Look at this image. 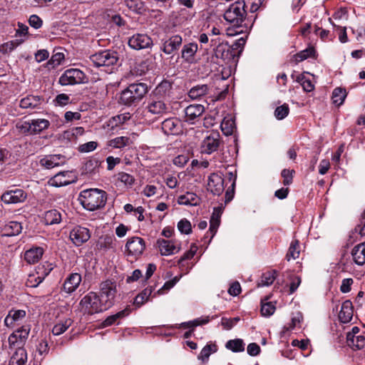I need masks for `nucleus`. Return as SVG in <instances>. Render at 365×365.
Returning a JSON list of instances; mask_svg holds the SVG:
<instances>
[{
	"label": "nucleus",
	"mask_w": 365,
	"mask_h": 365,
	"mask_svg": "<svg viewBox=\"0 0 365 365\" xmlns=\"http://www.w3.org/2000/svg\"><path fill=\"white\" fill-rule=\"evenodd\" d=\"M78 200L86 210L94 211L105 206L107 193L98 188L84 190L80 192Z\"/></svg>",
	"instance_id": "1"
},
{
	"label": "nucleus",
	"mask_w": 365,
	"mask_h": 365,
	"mask_svg": "<svg viewBox=\"0 0 365 365\" xmlns=\"http://www.w3.org/2000/svg\"><path fill=\"white\" fill-rule=\"evenodd\" d=\"M148 91L145 83H131L121 92L120 103L128 106H135L144 98Z\"/></svg>",
	"instance_id": "2"
},
{
	"label": "nucleus",
	"mask_w": 365,
	"mask_h": 365,
	"mask_svg": "<svg viewBox=\"0 0 365 365\" xmlns=\"http://www.w3.org/2000/svg\"><path fill=\"white\" fill-rule=\"evenodd\" d=\"M90 60L96 67H102L104 71L110 73L118 61V56L116 51L105 50L91 55Z\"/></svg>",
	"instance_id": "3"
},
{
	"label": "nucleus",
	"mask_w": 365,
	"mask_h": 365,
	"mask_svg": "<svg viewBox=\"0 0 365 365\" xmlns=\"http://www.w3.org/2000/svg\"><path fill=\"white\" fill-rule=\"evenodd\" d=\"M246 14L245 2L243 0H239L232 4L225 11L224 19L235 26H241Z\"/></svg>",
	"instance_id": "4"
},
{
	"label": "nucleus",
	"mask_w": 365,
	"mask_h": 365,
	"mask_svg": "<svg viewBox=\"0 0 365 365\" xmlns=\"http://www.w3.org/2000/svg\"><path fill=\"white\" fill-rule=\"evenodd\" d=\"M80 305L84 313L88 314H93L108 309L99 296L93 292H89L82 298Z\"/></svg>",
	"instance_id": "5"
},
{
	"label": "nucleus",
	"mask_w": 365,
	"mask_h": 365,
	"mask_svg": "<svg viewBox=\"0 0 365 365\" xmlns=\"http://www.w3.org/2000/svg\"><path fill=\"white\" fill-rule=\"evenodd\" d=\"M50 122L46 119H32L17 124V128L24 134L37 135L47 129Z\"/></svg>",
	"instance_id": "6"
},
{
	"label": "nucleus",
	"mask_w": 365,
	"mask_h": 365,
	"mask_svg": "<svg viewBox=\"0 0 365 365\" xmlns=\"http://www.w3.org/2000/svg\"><path fill=\"white\" fill-rule=\"evenodd\" d=\"M116 292V284L115 282L106 280L101 282L99 297L108 309L113 304Z\"/></svg>",
	"instance_id": "7"
},
{
	"label": "nucleus",
	"mask_w": 365,
	"mask_h": 365,
	"mask_svg": "<svg viewBox=\"0 0 365 365\" xmlns=\"http://www.w3.org/2000/svg\"><path fill=\"white\" fill-rule=\"evenodd\" d=\"M85 73L78 68L66 70L59 78L58 82L62 86H71L86 82Z\"/></svg>",
	"instance_id": "8"
},
{
	"label": "nucleus",
	"mask_w": 365,
	"mask_h": 365,
	"mask_svg": "<svg viewBox=\"0 0 365 365\" xmlns=\"http://www.w3.org/2000/svg\"><path fill=\"white\" fill-rule=\"evenodd\" d=\"M30 330L29 325H24L11 334L8 339L9 347H22L28 339Z\"/></svg>",
	"instance_id": "9"
},
{
	"label": "nucleus",
	"mask_w": 365,
	"mask_h": 365,
	"mask_svg": "<svg viewBox=\"0 0 365 365\" xmlns=\"http://www.w3.org/2000/svg\"><path fill=\"white\" fill-rule=\"evenodd\" d=\"M146 109L148 113L156 115L157 118L168 114L170 110L169 104L159 98H153L148 102Z\"/></svg>",
	"instance_id": "10"
},
{
	"label": "nucleus",
	"mask_w": 365,
	"mask_h": 365,
	"mask_svg": "<svg viewBox=\"0 0 365 365\" xmlns=\"http://www.w3.org/2000/svg\"><path fill=\"white\" fill-rule=\"evenodd\" d=\"M221 144V138L218 132H212L202 140L201 144V152L206 154H211L217 150Z\"/></svg>",
	"instance_id": "11"
},
{
	"label": "nucleus",
	"mask_w": 365,
	"mask_h": 365,
	"mask_svg": "<svg viewBox=\"0 0 365 365\" xmlns=\"http://www.w3.org/2000/svg\"><path fill=\"white\" fill-rule=\"evenodd\" d=\"M125 248L129 256L137 259L143 254L145 248V241L141 237H133L128 239Z\"/></svg>",
	"instance_id": "12"
},
{
	"label": "nucleus",
	"mask_w": 365,
	"mask_h": 365,
	"mask_svg": "<svg viewBox=\"0 0 365 365\" xmlns=\"http://www.w3.org/2000/svg\"><path fill=\"white\" fill-rule=\"evenodd\" d=\"M69 237L76 246H81L91 237L90 230L81 226H76L70 232Z\"/></svg>",
	"instance_id": "13"
},
{
	"label": "nucleus",
	"mask_w": 365,
	"mask_h": 365,
	"mask_svg": "<svg viewBox=\"0 0 365 365\" xmlns=\"http://www.w3.org/2000/svg\"><path fill=\"white\" fill-rule=\"evenodd\" d=\"M128 45L133 49L140 50L150 47L153 45V41L146 34H137L129 38Z\"/></svg>",
	"instance_id": "14"
},
{
	"label": "nucleus",
	"mask_w": 365,
	"mask_h": 365,
	"mask_svg": "<svg viewBox=\"0 0 365 365\" xmlns=\"http://www.w3.org/2000/svg\"><path fill=\"white\" fill-rule=\"evenodd\" d=\"M158 245L162 255H171L180 250V243L176 240H158Z\"/></svg>",
	"instance_id": "15"
},
{
	"label": "nucleus",
	"mask_w": 365,
	"mask_h": 365,
	"mask_svg": "<svg viewBox=\"0 0 365 365\" xmlns=\"http://www.w3.org/2000/svg\"><path fill=\"white\" fill-rule=\"evenodd\" d=\"M26 199V192L19 188L6 191L1 196V200L6 204L20 203L23 202Z\"/></svg>",
	"instance_id": "16"
},
{
	"label": "nucleus",
	"mask_w": 365,
	"mask_h": 365,
	"mask_svg": "<svg viewBox=\"0 0 365 365\" xmlns=\"http://www.w3.org/2000/svg\"><path fill=\"white\" fill-rule=\"evenodd\" d=\"M182 38L180 35H173L168 39L164 41L160 47V50L165 54L170 55L178 51L181 46Z\"/></svg>",
	"instance_id": "17"
},
{
	"label": "nucleus",
	"mask_w": 365,
	"mask_h": 365,
	"mask_svg": "<svg viewBox=\"0 0 365 365\" xmlns=\"http://www.w3.org/2000/svg\"><path fill=\"white\" fill-rule=\"evenodd\" d=\"M224 189V179L218 174L212 173L208 178L207 190L213 195H220Z\"/></svg>",
	"instance_id": "18"
},
{
	"label": "nucleus",
	"mask_w": 365,
	"mask_h": 365,
	"mask_svg": "<svg viewBox=\"0 0 365 365\" xmlns=\"http://www.w3.org/2000/svg\"><path fill=\"white\" fill-rule=\"evenodd\" d=\"M205 111V108L201 104H192L185 108V121L193 124L195 120L200 118Z\"/></svg>",
	"instance_id": "19"
},
{
	"label": "nucleus",
	"mask_w": 365,
	"mask_h": 365,
	"mask_svg": "<svg viewBox=\"0 0 365 365\" xmlns=\"http://www.w3.org/2000/svg\"><path fill=\"white\" fill-rule=\"evenodd\" d=\"M162 129L167 135H178L182 132L181 123L178 118H168L163 122Z\"/></svg>",
	"instance_id": "20"
},
{
	"label": "nucleus",
	"mask_w": 365,
	"mask_h": 365,
	"mask_svg": "<svg viewBox=\"0 0 365 365\" xmlns=\"http://www.w3.org/2000/svg\"><path fill=\"white\" fill-rule=\"evenodd\" d=\"M65 163V157L61 155H49L40 160V165L46 169L58 167Z\"/></svg>",
	"instance_id": "21"
},
{
	"label": "nucleus",
	"mask_w": 365,
	"mask_h": 365,
	"mask_svg": "<svg viewBox=\"0 0 365 365\" xmlns=\"http://www.w3.org/2000/svg\"><path fill=\"white\" fill-rule=\"evenodd\" d=\"M81 275L78 273L70 274L65 279L63 287L66 293L73 292L79 286L81 282Z\"/></svg>",
	"instance_id": "22"
},
{
	"label": "nucleus",
	"mask_w": 365,
	"mask_h": 365,
	"mask_svg": "<svg viewBox=\"0 0 365 365\" xmlns=\"http://www.w3.org/2000/svg\"><path fill=\"white\" fill-rule=\"evenodd\" d=\"M198 50L196 43L185 44L181 51V57L187 63H193L195 61V55Z\"/></svg>",
	"instance_id": "23"
},
{
	"label": "nucleus",
	"mask_w": 365,
	"mask_h": 365,
	"mask_svg": "<svg viewBox=\"0 0 365 365\" xmlns=\"http://www.w3.org/2000/svg\"><path fill=\"white\" fill-rule=\"evenodd\" d=\"M21 224L16 221H11L6 223L1 228V233L2 236L12 237L18 235L21 232Z\"/></svg>",
	"instance_id": "24"
},
{
	"label": "nucleus",
	"mask_w": 365,
	"mask_h": 365,
	"mask_svg": "<svg viewBox=\"0 0 365 365\" xmlns=\"http://www.w3.org/2000/svg\"><path fill=\"white\" fill-rule=\"evenodd\" d=\"M353 317V305L350 300L344 301L339 313V319L341 323L346 324L351 322Z\"/></svg>",
	"instance_id": "25"
},
{
	"label": "nucleus",
	"mask_w": 365,
	"mask_h": 365,
	"mask_svg": "<svg viewBox=\"0 0 365 365\" xmlns=\"http://www.w3.org/2000/svg\"><path fill=\"white\" fill-rule=\"evenodd\" d=\"M41 102L42 98L40 96L29 95L20 101L19 106L24 109H34L38 108Z\"/></svg>",
	"instance_id": "26"
},
{
	"label": "nucleus",
	"mask_w": 365,
	"mask_h": 365,
	"mask_svg": "<svg viewBox=\"0 0 365 365\" xmlns=\"http://www.w3.org/2000/svg\"><path fill=\"white\" fill-rule=\"evenodd\" d=\"M25 317V310L13 309L4 319V324L6 327H12L15 322L22 320Z\"/></svg>",
	"instance_id": "27"
},
{
	"label": "nucleus",
	"mask_w": 365,
	"mask_h": 365,
	"mask_svg": "<svg viewBox=\"0 0 365 365\" xmlns=\"http://www.w3.org/2000/svg\"><path fill=\"white\" fill-rule=\"evenodd\" d=\"M200 198L194 192H187L178 198L179 205L196 206L200 204Z\"/></svg>",
	"instance_id": "28"
},
{
	"label": "nucleus",
	"mask_w": 365,
	"mask_h": 365,
	"mask_svg": "<svg viewBox=\"0 0 365 365\" xmlns=\"http://www.w3.org/2000/svg\"><path fill=\"white\" fill-rule=\"evenodd\" d=\"M43 254V248L39 247H33L25 252L24 259L29 264H35L40 260Z\"/></svg>",
	"instance_id": "29"
},
{
	"label": "nucleus",
	"mask_w": 365,
	"mask_h": 365,
	"mask_svg": "<svg viewBox=\"0 0 365 365\" xmlns=\"http://www.w3.org/2000/svg\"><path fill=\"white\" fill-rule=\"evenodd\" d=\"M61 220V213L58 210H50L44 213L43 222L47 225L59 224Z\"/></svg>",
	"instance_id": "30"
},
{
	"label": "nucleus",
	"mask_w": 365,
	"mask_h": 365,
	"mask_svg": "<svg viewBox=\"0 0 365 365\" xmlns=\"http://www.w3.org/2000/svg\"><path fill=\"white\" fill-rule=\"evenodd\" d=\"M351 255L356 264H365V242L356 245L352 250Z\"/></svg>",
	"instance_id": "31"
},
{
	"label": "nucleus",
	"mask_w": 365,
	"mask_h": 365,
	"mask_svg": "<svg viewBox=\"0 0 365 365\" xmlns=\"http://www.w3.org/2000/svg\"><path fill=\"white\" fill-rule=\"evenodd\" d=\"M215 55L217 58L230 60L234 55L232 53L230 47L227 44L220 43L215 49Z\"/></svg>",
	"instance_id": "32"
},
{
	"label": "nucleus",
	"mask_w": 365,
	"mask_h": 365,
	"mask_svg": "<svg viewBox=\"0 0 365 365\" xmlns=\"http://www.w3.org/2000/svg\"><path fill=\"white\" fill-rule=\"evenodd\" d=\"M9 361L17 365H26L27 352L23 347L17 348Z\"/></svg>",
	"instance_id": "33"
},
{
	"label": "nucleus",
	"mask_w": 365,
	"mask_h": 365,
	"mask_svg": "<svg viewBox=\"0 0 365 365\" xmlns=\"http://www.w3.org/2000/svg\"><path fill=\"white\" fill-rule=\"evenodd\" d=\"M208 93V86L206 84L197 85L192 87L188 92L189 97L192 100L200 99Z\"/></svg>",
	"instance_id": "34"
},
{
	"label": "nucleus",
	"mask_w": 365,
	"mask_h": 365,
	"mask_svg": "<svg viewBox=\"0 0 365 365\" xmlns=\"http://www.w3.org/2000/svg\"><path fill=\"white\" fill-rule=\"evenodd\" d=\"M220 208H215L212 215L210 223L209 232L211 234L210 238L212 239L217 232V230L220 225Z\"/></svg>",
	"instance_id": "35"
},
{
	"label": "nucleus",
	"mask_w": 365,
	"mask_h": 365,
	"mask_svg": "<svg viewBox=\"0 0 365 365\" xmlns=\"http://www.w3.org/2000/svg\"><path fill=\"white\" fill-rule=\"evenodd\" d=\"M130 314V309L125 308V309L117 312L115 314L108 317L102 323L103 327H106L113 324L118 319H122Z\"/></svg>",
	"instance_id": "36"
},
{
	"label": "nucleus",
	"mask_w": 365,
	"mask_h": 365,
	"mask_svg": "<svg viewBox=\"0 0 365 365\" xmlns=\"http://www.w3.org/2000/svg\"><path fill=\"white\" fill-rule=\"evenodd\" d=\"M73 321L70 318L65 319L54 325L52 329L53 335L58 336L64 333L72 324Z\"/></svg>",
	"instance_id": "37"
},
{
	"label": "nucleus",
	"mask_w": 365,
	"mask_h": 365,
	"mask_svg": "<svg viewBox=\"0 0 365 365\" xmlns=\"http://www.w3.org/2000/svg\"><path fill=\"white\" fill-rule=\"evenodd\" d=\"M153 291V289L152 287H146L135 297L133 302L134 304L138 307L143 305L149 299V297L151 296Z\"/></svg>",
	"instance_id": "38"
},
{
	"label": "nucleus",
	"mask_w": 365,
	"mask_h": 365,
	"mask_svg": "<svg viewBox=\"0 0 365 365\" xmlns=\"http://www.w3.org/2000/svg\"><path fill=\"white\" fill-rule=\"evenodd\" d=\"M300 253L299 242L297 240H294L290 243L288 252L286 255V259L289 261L296 259L299 257Z\"/></svg>",
	"instance_id": "39"
},
{
	"label": "nucleus",
	"mask_w": 365,
	"mask_h": 365,
	"mask_svg": "<svg viewBox=\"0 0 365 365\" xmlns=\"http://www.w3.org/2000/svg\"><path fill=\"white\" fill-rule=\"evenodd\" d=\"M277 277L276 271L271 270L263 273L258 282V287L269 286L275 280Z\"/></svg>",
	"instance_id": "40"
},
{
	"label": "nucleus",
	"mask_w": 365,
	"mask_h": 365,
	"mask_svg": "<svg viewBox=\"0 0 365 365\" xmlns=\"http://www.w3.org/2000/svg\"><path fill=\"white\" fill-rule=\"evenodd\" d=\"M220 126L225 135H232L236 128L235 120L232 118H225Z\"/></svg>",
	"instance_id": "41"
},
{
	"label": "nucleus",
	"mask_w": 365,
	"mask_h": 365,
	"mask_svg": "<svg viewBox=\"0 0 365 365\" xmlns=\"http://www.w3.org/2000/svg\"><path fill=\"white\" fill-rule=\"evenodd\" d=\"M124 2L130 10L138 14L145 11V4L141 0H124Z\"/></svg>",
	"instance_id": "42"
},
{
	"label": "nucleus",
	"mask_w": 365,
	"mask_h": 365,
	"mask_svg": "<svg viewBox=\"0 0 365 365\" xmlns=\"http://www.w3.org/2000/svg\"><path fill=\"white\" fill-rule=\"evenodd\" d=\"M130 118V114L128 113H122L120 115H117L111 118L108 121V126H110L112 128L119 126L121 124H123Z\"/></svg>",
	"instance_id": "43"
},
{
	"label": "nucleus",
	"mask_w": 365,
	"mask_h": 365,
	"mask_svg": "<svg viewBox=\"0 0 365 365\" xmlns=\"http://www.w3.org/2000/svg\"><path fill=\"white\" fill-rule=\"evenodd\" d=\"M225 346L234 352H240L245 350V344L242 339H240L229 340Z\"/></svg>",
	"instance_id": "44"
},
{
	"label": "nucleus",
	"mask_w": 365,
	"mask_h": 365,
	"mask_svg": "<svg viewBox=\"0 0 365 365\" xmlns=\"http://www.w3.org/2000/svg\"><path fill=\"white\" fill-rule=\"evenodd\" d=\"M346 96L345 89L341 88H336L332 93L333 103L337 106H341Z\"/></svg>",
	"instance_id": "45"
},
{
	"label": "nucleus",
	"mask_w": 365,
	"mask_h": 365,
	"mask_svg": "<svg viewBox=\"0 0 365 365\" xmlns=\"http://www.w3.org/2000/svg\"><path fill=\"white\" fill-rule=\"evenodd\" d=\"M130 143V138L127 136H120L110 140L109 141V145L115 148H122L128 145Z\"/></svg>",
	"instance_id": "46"
},
{
	"label": "nucleus",
	"mask_w": 365,
	"mask_h": 365,
	"mask_svg": "<svg viewBox=\"0 0 365 365\" xmlns=\"http://www.w3.org/2000/svg\"><path fill=\"white\" fill-rule=\"evenodd\" d=\"M210 320L209 317H205L204 318H198L193 321H190L187 322H183L181 324V327L185 329H193L197 326L203 325L207 324Z\"/></svg>",
	"instance_id": "47"
},
{
	"label": "nucleus",
	"mask_w": 365,
	"mask_h": 365,
	"mask_svg": "<svg viewBox=\"0 0 365 365\" xmlns=\"http://www.w3.org/2000/svg\"><path fill=\"white\" fill-rule=\"evenodd\" d=\"M315 50L313 47H309L303 51H301L300 52L297 53L295 56V61L297 62H301L309 57H312L314 56Z\"/></svg>",
	"instance_id": "48"
},
{
	"label": "nucleus",
	"mask_w": 365,
	"mask_h": 365,
	"mask_svg": "<svg viewBox=\"0 0 365 365\" xmlns=\"http://www.w3.org/2000/svg\"><path fill=\"white\" fill-rule=\"evenodd\" d=\"M289 113V107L288 104L284 103L276 108L274 110V116L277 120H283Z\"/></svg>",
	"instance_id": "49"
},
{
	"label": "nucleus",
	"mask_w": 365,
	"mask_h": 365,
	"mask_svg": "<svg viewBox=\"0 0 365 365\" xmlns=\"http://www.w3.org/2000/svg\"><path fill=\"white\" fill-rule=\"evenodd\" d=\"M116 177L118 181L121 182L126 186H132L135 182L134 177L124 172L118 173Z\"/></svg>",
	"instance_id": "50"
},
{
	"label": "nucleus",
	"mask_w": 365,
	"mask_h": 365,
	"mask_svg": "<svg viewBox=\"0 0 365 365\" xmlns=\"http://www.w3.org/2000/svg\"><path fill=\"white\" fill-rule=\"evenodd\" d=\"M84 133V128L83 127L72 128L64 132L63 136L69 140L72 138H76Z\"/></svg>",
	"instance_id": "51"
},
{
	"label": "nucleus",
	"mask_w": 365,
	"mask_h": 365,
	"mask_svg": "<svg viewBox=\"0 0 365 365\" xmlns=\"http://www.w3.org/2000/svg\"><path fill=\"white\" fill-rule=\"evenodd\" d=\"M217 351L216 345L215 344H207L204 348L201 350L200 354L198 356L200 359L202 361L207 359L210 355L212 353H214Z\"/></svg>",
	"instance_id": "52"
},
{
	"label": "nucleus",
	"mask_w": 365,
	"mask_h": 365,
	"mask_svg": "<svg viewBox=\"0 0 365 365\" xmlns=\"http://www.w3.org/2000/svg\"><path fill=\"white\" fill-rule=\"evenodd\" d=\"M64 60V54L61 52H57L52 55L51 59L48 61V66L50 68H54L59 66Z\"/></svg>",
	"instance_id": "53"
},
{
	"label": "nucleus",
	"mask_w": 365,
	"mask_h": 365,
	"mask_svg": "<svg viewBox=\"0 0 365 365\" xmlns=\"http://www.w3.org/2000/svg\"><path fill=\"white\" fill-rule=\"evenodd\" d=\"M297 81L299 82L302 85L304 91L306 92H310L314 88L312 81L309 79L307 78L302 74L297 76Z\"/></svg>",
	"instance_id": "54"
},
{
	"label": "nucleus",
	"mask_w": 365,
	"mask_h": 365,
	"mask_svg": "<svg viewBox=\"0 0 365 365\" xmlns=\"http://www.w3.org/2000/svg\"><path fill=\"white\" fill-rule=\"evenodd\" d=\"M275 306L272 302H262L261 313L264 317H269L272 315L275 311Z\"/></svg>",
	"instance_id": "55"
},
{
	"label": "nucleus",
	"mask_w": 365,
	"mask_h": 365,
	"mask_svg": "<svg viewBox=\"0 0 365 365\" xmlns=\"http://www.w3.org/2000/svg\"><path fill=\"white\" fill-rule=\"evenodd\" d=\"M178 228L181 233L190 234L192 231V227L190 221L187 219H182L178 223Z\"/></svg>",
	"instance_id": "56"
},
{
	"label": "nucleus",
	"mask_w": 365,
	"mask_h": 365,
	"mask_svg": "<svg viewBox=\"0 0 365 365\" xmlns=\"http://www.w3.org/2000/svg\"><path fill=\"white\" fill-rule=\"evenodd\" d=\"M23 41H11L6 42L1 46V51L5 53H9L15 49L19 44H21Z\"/></svg>",
	"instance_id": "57"
},
{
	"label": "nucleus",
	"mask_w": 365,
	"mask_h": 365,
	"mask_svg": "<svg viewBox=\"0 0 365 365\" xmlns=\"http://www.w3.org/2000/svg\"><path fill=\"white\" fill-rule=\"evenodd\" d=\"M197 250V247L195 245H192L188 251H187L178 260V263L181 264L183 261L192 259Z\"/></svg>",
	"instance_id": "58"
},
{
	"label": "nucleus",
	"mask_w": 365,
	"mask_h": 365,
	"mask_svg": "<svg viewBox=\"0 0 365 365\" xmlns=\"http://www.w3.org/2000/svg\"><path fill=\"white\" fill-rule=\"evenodd\" d=\"M294 171L293 170L284 169L282 171V177L284 178L283 184L284 185H289L292 182L293 179V173Z\"/></svg>",
	"instance_id": "59"
},
{
	"label": "nucleus",
	"mask_w": 365,
	"mask_h": 365,
	"mask_svg": "<svg viewBox=\"0 0 365 365\" xmlns=\"http://www.w3.org/2000/svg\"><path fill=\"white\" fill-rule=\"evenodd\" d=\"M114 239L110 236H106L101 238L99 242L101 248L108 250L113 247Z\"/></svg>",
	"instance_id": "60"
},
{
	"label": "nucleus",
	"mask_w": 365,
	"mask_h": 365,
	"mask_svg": "<svg viewBox=\"0 0 365 365\" xmlns=\"http://www.w3.org/2000/svg\"><path fill=\"white\" fill-rule=\"evenodd\" d=\"M97 143L95 141H90L83 143L78 147V150L81 153H88L94 150L97 148Z\"/></svg>",
	"instance_id": "61"
},
{
	"label": "nucleus",
	"mask_w": 365,
	"mask_h": 365,
	"mask_svg": "<svg viewBox=\"0 0 365 365\" xmlns=\"http://www.w3.org/2000/svg\"><path fill=\"white\" fill-rule=\"evenodd\" d=\"M348 346L355 348L356 349H361L365 346V336L357 335L355 336V341L353 344H348Z\"/></svg>",
	"instance_id": "62"
},
{
	"label": "nucleus",
	"mask_w": 365,
	"mask_h": 365,
	"mask_svg": "<svg viewBox=\"0 0 365 365\" xmlns=\"http://www.w3.org/2000/svg\"><path fill=\"white\" fill-rule=\"evenodd\" d=\"M29 23L31 27L37 29L41 27L43 21L39 16L33 14L29 17Z\"/></svg>",
	"instance_id": "63"
},
{
	"label": "nucleus",
	"mask_w": 365,
	"mask_h": 365,
	"mask_svg": "<svg viewBox=\"0 0 365 365\" xmlns=\"http://www.w3.org/2000/svg\"><path fill=\"white\" fill-rule=\"evenodd\" d=\"M64 177V175L63 173H58L52 179H51V184L56 187H61L63 185H66L68 184V182L67 180H62L61 178Z\"/></svg>",
	"instance_id": "64"
}]
</instances>
